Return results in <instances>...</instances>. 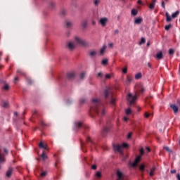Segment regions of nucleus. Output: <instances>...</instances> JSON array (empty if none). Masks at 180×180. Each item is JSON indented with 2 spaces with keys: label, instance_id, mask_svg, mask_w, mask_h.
I'll use <instances>...</instances> for the list:
<instances>
[{
  "label": "nucleus",
  "instance_id": "nucleus-1",
  "mask_svg": "<svg viewBox=\"0 0 180 180\" xmlns=\"http://www.w3.org/2000/svg\"><path fill=\"white\" fill-rule=\"evenodd\" d=\"M89 113L91 117H95L96 115L97 116H103L106 113L105 107L102 104V102H101V100L98 98L92 99Z\"/></svg>",
  "mask_w": 180,
  "mask_h": 180
},
{
  "label": "nucleus",
  "instance_id": "nucleus-2",
  "mask_svg": "<svg viewBox=\"0 0 180 180\" xmlns=\"http://www.w3.org/2000/svg\"><path fill=\"white\" fill-rule=\"evenodd\" d=\"M77 43H78V44H85V42H84L81 38L75 37V40L67 42L66 47L70 51H74L77 48Z\"/></svg>",
  "mask_w": 180,
  "mask_h": 180
},
{
  "label": "nucleus",
  "instance_id": "nucleus-3",
  "mask_svg": "<svg viewBox=\"0 0 180 180\" xmlns=\"http://www.w3.org/2000/svg\"><path fill=\"white\" fill-rule=\"evenodd\" d=\"M146 91V89L143 87V86H139V88L137 89V91L136 92L135 95L133 96L131 93H129L128 94V102H129V105H131L133 103H134L135 101H137V96L140 95V94H143Z\"/></svg>",
  "mask_w": 180,
  "mask_h": 180
},
{
  "label": "nucleus",
  "instance_id": "nucleus-4",
  "mask_svg": "<svg viewBox=\"0 0 180 180\" xmlns=\"http://www.w3.org/2000/svg\"><path fill=\"white\" fill-rule=\"evenodd\" d=\"M104 95H105V98L106 100H109L110 101V105H115V101H116V98H115V97H113V94H112V89L110 88H107L105 91H104Z\"/></svg>",
  "mask_w": 180,
  "mask_h": 180
},
{
  "label": "nucleus",
  "instance_id": "nucleus-5",
  "mask_svg": "<svg viewBox=\"0 0 180 180\" xmlns=\"http://www.w3.org/2000/svg\"><path fill=\"white\" fill-rule=\"evenodd\" d=\"M141 155L137 156L134 160V162H129L128 165L129 167H132V168H136L137 165H139V163L140 162V160H141V156L143 154H144V149L142 148H141Z\"/></svg>",
  "mask_w": 180,
  "mask_h": 180
},
{
  "label": "nucleus",
  "instance_id": "nucleus-6",
  "mask_svg": "<svg viewBox=\"0 0 180 180\" xmlns=\"http://www.w3.org/2000/svg\"><path fill=\"white\" fill-rule=\"evenodd\" d=\"M178 15H179V11H176L175 13H173L171 15H169V13L168 12H166V22L168 23L169 22L172 21V19H175V18H177Z\"/></svg>",
  "mask_w": 180,
  "mask_h": 180
},
{
  "label": "nucleus",
  "instance_id": "nucleus-7",
  "mask_svg": "<svg viewBox=\"0 0 180 180\" xmlns=\"http://www.w3.org/2000/svg\"><path fill=\"white\" fill-rule=\"evenodd\" d=\"M129 147V144L127 143H123L122 146L121 145H113V148L115 150V151H118V153H120V154H122V150H123L124 148H126Z\"/></svg>",
  "mask_w": 180,
  "mask_h": 180
},
{
  "label": "nucleus",
  "instance_id": "nucleus-8",
  "mask_svg": "<svg viewBox=\"0 0 180 180\" xmlns=\"http://www.w3.org/2000/svg\"><path fill=\"white\" fill-rule=\"evenodd\" d=\"M13 173V167H8L6 172V176L7 178H11L12 176V174Z\"/></svg>",
  "mask_w": 180,
  "mask_h": 180
},
{
  "label": "nucleus",
  "instance_id": "nucleus-9",
  "mask_svg": "<svg viewBox=\"0 0 180 180\" xmlns=\"http://www.w3.org/2000/svg\"><path fill=\"white\" fill-rule=\"evenodd\" d=\"M117 180H124V175L123 174V173H122V172L120 171H117Z\"/></svg>",
  "mask_w": 180,
  "mask_h": 180
},
{
  "label": "nucleus",
  "instance_id": "nucleus-10",
  "mask_svg": "<svg viewBox=\"0 0 180 180\" xmlns=\"http://www.w3.org/2000/svg\"><path fill=\"white\" fill-rule=\"evenodd\" d=\"M68 79H74L75 78V72H69L67 73Z\"/></svg>",
  "mask_w": 180,
  "mask_h": 180
},
{
  "label": "nucleus",
  "instance_id": "nucleus-11",
  "mask_svg": "<svg viewBox=\"0 0 180 180\" xmlns=\"http://www.w3.org/2000/svg\"><path fill=\"white\" fill-rule=\"evenodd\" d=\"M170 108H171V109H172L174 113H175V114H176L178 112V110H179V108L175 104L170 105Z\"/></svg>",
  "mask_w": 180,
  "mask_h": 180
},
{
  "label": "nucleus",
  "instance_id": "nucleus-12",
  "mask_svg": "<svg viewBox=\"0 0 180 180\" xmlns=\"http://www.w3.org/2000/svg\"><path fill=\"white\" fill-rule=\"evenodd\" d=\"M99 22L102 25V26H106V23L108 22V18H101Z\"/></svg>",
  "mask_w": 180,
  "mask_h": 180
},
{
  "label": "nucleus",
  "instance_id": "nucleus-13",
  "mask_svg": "<svg viewBox=\"0 0 180 180\" xmlns=\"http://www.w3.org/2000/svg\"><path fill=\"white\" fill-rule=\"evenodd\" d=\"M86 77V72H82L79 75V80L84 81Z\"/></svg>",
  "mask_w": 180,
  "mask_h": 180
},
{
  "label": "nucleus",
  "instance_id": "nucleus-14",
  "mask_svg": "<svg viewBox=\"0 0 180 180\" xmlns=\"http://www.w3.org/2000/svg\"><path fill=\"white\" fill-rule=\"evenodd\" d=\"M65 23L66 27H68V29H71L72 27V21L65 20Z\"/></svg>",
  "mask_w": 180,
  "mask_h": 180
},
{
  "label": "nucleus",
  "instance_id": "nucleus-15",
  "mask_svg": "<svg viewBox=\"0 0 180 180\" xmlns=\"http://www.w3.org/2000/svg\"><path fill=\"white\" fill-rule=\"evenodd\" d=\"M106 50V46L104 45L103 47L100 49V56H104Z\"/></svg>",
  "mask_w": 180,
  "mask_h": 180
},
{
  "label": "nucleus",
  "instance_id": "nucleus-16",
  "mask_svg": "<svg viewBox=\"0 0 180 180\" xmlns=\"http://www.w3.org/2000/svg\"><path fill=\"white\" fill-rule=\"evenodd\" d=\"M96 54H98V52H96V51H91L89 52V56L91 58H94V57H96Z\"/></svg>",
  "mask_w": 180,
  "mask_h": 180
},
{
  "label": "nucleus",
  "instance_id": "nucleus-17",
  "mask_svg": "<svg viewBox=\"0 0 180 180\" xmlns=\"http://www.w3.org/2000/svg\"><path fill=\"white\" fill-rule=\"evenodd\" d=\"M143 22V18H136L134 20L135 25H140Z\"/></svg>",
  "mask_w": 180,
  "mask_h": 180
},
{
  "label": "nucleus",
  "instance_id": "nucleus-18",
  "mask_svg": "<svg viewBox=\"0 0 180 180\" xmlns=\"http://www.w3.org/2000/svg\"><path fill=\"white\" fill-rule=\"evenodd\" d=\"M81 23L83 29H86V26H88V21H86V20H83Z\"/></svg>",
  "mask_w": 180,
  "mask_h": 180
},
{
  "label": "nucleus",
  "instance_id": "nucleus-19",
  "mask_svg": "<svg viewBox=\"0 0 180 180\" xmlns=\"http://www.w3.org/2000/svg\"><path fill=\"white\" fill-rule=\"evenodd\" d=\"M75 127L77 129H79L80 127H82V122H75Z\"/></svg>",
  "mask_w": 180,
  "mask_h": 180
},
{
  "label": "nucleus",
  "instance_id": "nucleus-20",
  "mask_svg": "<svg viewBox=\"0 0 180 180\" xmlns=\"http://www.w3.org/2000/svg\"><path fill=\"white\" fill-rule=\"evenodd\" d=\"M39 148H44V150H47V145H44L43 142H40L39 144Z\"/></svg>",
  "mask_w": 180,
  "mask_h": 180
},
{
  "label": "nucleus",
  "instance_id": "nucleus-21",
  "mask_svg": "<svg viewBox=\"0 0 180 180\" xmlns=\"http://www.w3.org/2000/svg\"><path fill=\"white\" fill-rule=\"evenodd\" d=\"M155 2H157L156 0H153L152 2L150 3L149 8L150 9H154V7L155 6Z\"/></svg>",
  "mask_w": 180,
  "mask_h": 180
},
{
  "label": "nucleus",
  "instance_id": "nucleus-22",
  "mask_svg": "<svg viewBox=\"0 0 180 180\" xmlns=\"http://www.w3.org/2000/svg\"><path fill=\"white\" fill-rule=\"evenodd\" d=\"M162 57H163V55H162V52H159V53H157V55H156V58L158 59V60H161V59H162Z\"/></svg>",
  "mask_w": 180,
  "mask_h": 180
},
{
  "label": "nucleus",
  "instance_id": "nucleus-23",
  "mask_svg": "<svg viewBox=\"0 0 180 180\" xmlns=\"http://www.w3.org/2000/svg\"><path fill=\"white\" fill-rule=\"evenodd\" d=\"M2 106H3V108H4L5 109H8V108H9V103H8V102H6V101H4Z\"/></svg>",
  "mask_w": 180,
  "mask_h": 180
},
{
  "label": "nucleus",
  "instance_id": "nucleus-24",
  "mask_svg": "<svg viewBox=\"0 0 180 180\" xmlns=\"http://www.w3.org/2000/svg\"><path fill=\"white\" fill-rule=\"evenodd\" d=\"M61 16H67V10L66 9H62L60 11Z\"/></svg>",
  "mask_w": 180,
  "mask_h": 180
},
{
  "label": "nucleus",
  "instance_id": "nucleus-25",
  "mask_svg": "<svg viewBox=\"0 0 180 180\" xmlns=\"http://www.w3.org/2000/svg\"><path fill=\"white\" fill-rule=\"evenodd\" d=\"M139 169L141 171V172H144V169H146V166L142 164L139 166Z\"/></svg>",
  "mask_w": 180,
  "mask_h": 180
},
{
  "label": "nucleus",
  "instance_id": "nucleus-26",
  "mask_svg": "<svg viewBox=\"0 0 180 180\" xmlns=\"http://www.w3.org/2000/svg\"><path fill=\"white\" fill-rule=\"evenodd\" d=\"M41 157L44 161H45V160H47V155H46V153H44V151H43L42 154L41 155Z\"/></svg>",
  "mask_w": 180,
  "mask_h": 180
},
{
  "label": "nucleus",
  "instance_id": "nucleus-27",
  "mask_svg": "<svg viewBox=\"0 0 180 180\" xmlns=\"http://www.w3.org/2000/svg\"><path fill=\"white\" fill-rule=\"evenodd\" d=\"M131 81H133V79L131 77H127V79L126 81L127 85H130Z\"/></svg>",
  "mask_w": 180,
  "mask_h": 180
},
{
  "label": "nucleus",
  "instance_id": "nucleus-28",
  "mask_svg": "<svg viewBox=\"0 0 180 180\" xmlns=\"http://www.w3.org/2000/svg\"><path fill=\"white\" fill-rule=\"evenodd\" d=\"M144 43H146V38L142 37L141 39V41L139 42V46H141V44H144Z\"/></svg>",
  "mask_w": 180,
  "mask_h": 180
},
{
  "label": "nucleus",
  "instance_id": "nucleus-29",
  "mask_svg": "<svg viewBox=\"0 0 180 180\" xmlns=\"http://www.w3.org/2000/svg\"><path fill=\"white\" fill-rule=\"evenodd\" d=\"M141 77H142V75H141V73L139 72L135 75V79H140V78H141Z\"/></svg>",
  "mask_w": 180,
  "mask_h": 180
},
{
  "label": "nucleus",
  "instance_id": "nucleus-30",
  "mask_svg": "<svg viewBox=\"0 0 180 180\" xmlns=\"http://www.w3.org/2000/svg\"><path fill=\"white\" fill-rule=\"evenodd\" d=\"M96 178H102V173H101V172H97L96 173Z\"/></svg>",
  "mask_w": 180,
  "mask_h": 180
},
{
  "label": "nucleus",
  "instance_id": "nucleus-31",
  "mask_svg": "<svg viewBox=\"0 0 180 180\" xmlns=\"http://www.w3.org/2000/svg\"><path fill=\"white\" fill-rule=\"evenodd\" d=\"M131 15L133 16H136L137 15V11L136 9H132L131 10Z\"/></svg>",
  "mask_w": 180,
  "mask_h": 180
},
{
  "label": "nucleus",
  "instance_id": "nucleus-32",
  "mask_svg": "<svg viewBox=\"0 0 180 180\" xmlns=\"http://www.w3.org/2000/svg\"><path fill=\"white\" fill-rule=\"evenodd\" d=\"M50 6L52 9H54V8H56V3H54V1H51Z\"/></svg>",
  "mask_w": 180,
  "mask_h": 180
},
{
  "label": "nucleus",
  "instance_id": "nucleus-33",
  "mask_svg": "<svg viewBox=\"0 0 180 180\" xmlns=\"http://www.w3.org/2000/svg\"><path fill=\"white\" fill-rule=\"evenodd\" d=\"M100 3H101V0H94V4L95 6H98V5H99Z\"/></svg>",
  "mask_w": 180,
  "mask_h": 180
},
{
  "label": "nucleus",
  "instance_id": "nucleus-34",
  "mask_svg": "<svg viewBox=\"0 0 180 180\" xmlns=\"http://www.w3.org/2000/svg\"><path fill=\"white\" fill-rule=\"evenodd\" d=\"M171 27H172V25L169 24L168 25H166L165 27V30H169L171 29Z\"/></svg>",
  "mask_w": 180,
  "mask_h": 180
},
{
  "label": "nucleus",
  "instance_id": "nucleus-35",
  "mask_svg": "<svg viewBox=\"0 0 180 180\" xmlns=\"http://www.w3.org/2000/svg\"><path fill=\"white\" fill-rule=\"evenodd\" d=\"M2 162H5V158L4 156H2V155H0V164Z\"/></svg>",
  "mask_w": 180,
  "mask_h": 180
},
{
  "label": "nucleus",
  "instance_id": "nucleus-36",
  "mask_svg": "<svg viewBox=\"0 0 180 180\" xmlns=\"http://www.w3.org/2000/svg\"><path fill=\"white\" fill-rule=\"evenodd\" d=\"M165 150H166V151H167L168 153H172V150L171 149H169V148L168 146H165L164 147Z\"/></svg>",
  "mask_w": 180,
  "mask_h": 180
},
{
  "label": "nucleus",
  "instance_id": "nucleus-37",
  "mask_svg": "<svg viewBox=\"0 0 180 180\" xmlns=\"http://www.w3.org/2000/svg\"><path fill=\"white\" fill-rule=\"evenodd\" d=\"M46 175H47V172H42L41 174H40V176H41L42 178L46 176Z\"/></svg>",
  "mask_w": 180,
  "mask_h": 180
},
{
  "label": "nucleus",
  "instance_id": "nucleus-38",
  "mask_svg": "<svg viewBox=\"0 0 180 180\" xmlns=\"http://www.w3.org/2000/svg\"><path fill=\"white\" fill-rule=\"evenodd\" d=\"M106 64H108V59H103L102 60V65H106Z\"/></svg>",
  "mask_w": 180,
  "mask_h": 180
},
{
  "label": "nucleus",
  "instance_id": "nucleus-39",
  "mask_svg": "<svg viewBox=\"0 0 180 180\" xmlns=\"http://www.w3.org/2000/svg\"><path fill=\"white\" fill-rule=\"evenodd\" d=\"M174 53H175V51H174V49H169V54L170 56H173Z\"/></svg>",
  "mask_w": 180,
  "mask_h": 180
},
{
  "label": "nucleus",
  "instance_id": "nucleus-40",
  "mask_svg": "<svg viewBox=\"0 0 180 180\" xmlns=\"http://www.w3.org/2000/svg\"><path fill=\"white\" fill-rule=\"evenodd\" d=\"M97 77H98L99 78H103V73H102V72H98Z\"/></svg>",
  "mask_w": 180,
  "mask_h": 180
},
{
  "label": "nucleus",
  "instance_id": "nucleus-41",
  "mask_svg": "<svg viewBox=\"0 0 180 180\" xmlns=\"http://www.w3.org/2000/svg\"><path fill=\"white\" fill-rule=\"evenodd\" d=\"M149 116H153V114L145 112V117L148 118Z\"/></svg>",
  "mask_w": 180,
  "mask_h": 180
},
{
  "label": "nucleus",
  "instance_id": "nucleus-42",
  "mask_svg": "<svg viewBox=\"0 0 180 180\" xmlns=\"http://www.w3.org/2000/svg\"><path fill=\"white\" fill-rule=\"evenodd\" d=\"M86 102V98H81L80 103H85Z\"/></svg>",
  "mask_w": 180,
  "mask_h": 180
},
{
  "label": "nucleus",
  "instance_id": "nucleus-43",
  "mask_svg": "<svg viewBox=\"0 0 180 180\" xmlns=\"http://www.w3.org/2000/svg\"><path fill=\"white\" fill-rule=\"evenodd\" d=\"M109 131V128L108 127H104L103 133H108Z\"/></svg>",
  "mask_w": 180,
  "mask_h": 180
},
{
  "label": "nucleus",
  "instance_id": "nucleus-44",
  "mask_svg": "<svg viewBox=\"0 0 180 180\" xmlns=\"http://www.w3.org/2000/svg\"><path fill=\"white\" fill-rule=\"evenodd\" d=\"M126 113L127 115H130L131 113V109L130 108H128L127 110H126Z\"/></svg>",
  "mask_w": 180,
  "mask_h": 180
},
{
  "label": "nucleus",
  "instance_id": "nucleus-45",
  "mask_svg": "<svg viewBox=\"0 0 180 180\" xmlns=\"http://www.w3.org/2000/svg\"><path fill=\"white\" fill-rule=\"evenodd\" d=\"M71 103H72V100H71V99H68V101H67V104H68V105H71Z\"/></svg>",
  "mask_w": 180,
  "mask_h": 180
},
{
  "label": "nucleus",
  "instance_id": "nucleus-46",
  "mask_svg": "<svg viewBox=\"0 0 180 180\" xmlns=\"http://www.w3.org/2000/svg\"><path fill=\"white\" fill-rule=\"evenodd\" d=\"M111 76L109 74L105 75V79H110Z\"/></svg>",
  "mask_w": 180,
  "mask_h": 180
},
{
  "label": "nucleus",
  "instance_id": "nucleus-47",
  "mask_svg": "<svg viewBox=\"0 0 180 180\" xmlns=\"http://www.w3.org/2000/svg\"><path fill=\"white\" fill-rule=\"evenodd\" d=\"M4 89H6V91H8V89H9V84H5L4 85Z\"/></svg>",
  "mask_w": 180,
  "mask_h": 180
},
{
  "label": "nucleus",
  "instance_id": "nucleus-48",
  "mask_svg": "<svg viewBox=\"0 0 180 180\" xmlns=\"http://www.w3.org/2000/svg\"><path fill=\"white\" fill-rule=\"evenodd\" d=\"M122 71H123V73H124V74H126V73L127 72V68H124L122 70Z\"/></svg>",
  "mask_w": 180,
  "mask_h": 180
},
{
  "label": "nucleus",
  "instance_id": "nucleus-49",
  "mask_svg": "<svg viewBox=\"0 0 180 180\" xmlns=\"http://www.w3.org/2000/svg\"><path fill=\"white\" fill-rule=\"evenodd\" d=\"M114 34H119V30H115L114 31Z\"/></svg>",
  "mask_w": 180,
  "mask_h": 180
},
{
  "label": "nucleus",
  "instance_id": "nucleus-50",
  "mask_svg": "<svg viewBox=\"0 0 180 180\" xmlns=\"http://www.w3.org/2000/svg\"><path fill=\"white\" fill-rule=\"evenodd\" d=\"M162 7L165 9V3L164 1H162Z\"/></svg>",
  "mask_w": 180,
  "mask_h": 180
},
{
  "label": "nucleus",
  "instance_id": "nucleus-51",
  "mask_svg": "<svg viewBox=\"0 0 180 180\" xmlns=\"http://www.w3.org/2000/svg\"><path fill=\"white\" fill-rule=\"evenodd\" d=\"M91 168H92V169H96L97 167H96V165H93L91 166Z\"/></svg>",
  "mask_w": 180,
  "mask_h": 180
},
{
  "label": "nucleus",
  "instance_id": "nucleus-52",
  "mask_svg": "<svg viewBox=\"0 0 180 180\" xmlns=\"http://www.w3.org/2000/svg\"><path fill=\"white\" fill-rule=\"evenodd\" d=\"M146 66L148 67L149 68H151V63H146Z\"/></svg>",
  "mask_w": 180,
  "mask_h": 180
},
{
  "label": "nucleus",
  "instance_id": "nucleus-53",
  "mask_svg": "<svg viewBox=\"0 0 180 180\" xmlns=\"http://www.w3.org/2000/svg\"><path fill=\"white\" fill-rule=\"evenodd\" d=\"M150 176H154V172H151L149 173Z\"/></svg>",
  "mask_w": 180,
  "mask_h": 180
},
{
  "label": "nucleus",
  "instance_id": "nucleus-54",
  "mask_svg": "<svg viewBox=\"0 0 180 180\" xmlns=\"http://www.w3.org/2000/svg\"><path fill=\"white\" fill-rule=\"evenodd\" d=\"M171 174H176V170L174 169V170H171Z\"/></svg>",
  "mask_w": 180,
  "mask_h": 180
},
{
  "label": "nucleus",
  "instance_id": "nucleus-55",
  "mask_svg": "<svg viewBox=\"0 0 180 180\" xmlns=\"http://www.w3.org/2000/svg\"><path fill=\"white\" fill-rule=\"evenodd\" d=\"M4 153H6V154H8V149H6V148H4Z\"/></svg>",
  "mask_w": 180,
  "mask_h": 180
},
{
  "label": "nucleus",
  "instance_id": "nucleus-56",
  "mask_svg": "<svg viewBox=\"0 0 180 180\" xmlns=\"http://www.w3.org/2000/svg\"><path fill=\"white\" fill-rule=\"evenodd\" d=\"M17 74H23V72H22L20 70H17Z\"/></svg>",
  "mask_w": 180,
  "mask_h": 180
},
{
  "label": "nucleus",
  "instance_id": "nucleus-57",
  "mask_svg": "<svg viewBox=\"0 0 180 180\" xmlns=\"http://www.w3.org/2000/svg\"><path fill=\"white\" fill-rule=\"evenodd\" d=\"M128 139H131V133H129L127 136Z\"/></svg>",
  "mask_w": 180,
  "mask_h": 180
},
{
  "label": "nucleus",
  "instance_id": "nucleus-58",
  "mask_svg": "<svg viewBox=\"0 0 180 180\" xmlns=\"http://www.w3.org/2000/svg\"><path fill=\"white\" fill-rule=\"evenodd\" d=\"M155 171V167H153L150 169V172H154Z\"/></svg>",
  "mask_w": 180,
  "mask_h": 180
},
{
  "label": "nucleus",
  "instance_id": "nucleus-59",
  "mask_svg": "<svg viewBox=\"0 0 180 180\" xmlns=\"http://www.w3.org/2000/svg\"><path fill=\"white\" fill-rule=\"evenodd\" d=\"M108 47H113V43H110L108 44Z\"/></svg>",
  "mask_w": 180,
  "mask_h": 180
},
{
  "label": "nucleus",
  "instance_id": "nucleus-60",
  "mask_svg": "<svg viewBox=\"0 0 180 180\" xmlns=\"http://www.w3.org/2000/svg\"><path fill=\"white\" fill-rule=\"evenodd\" d=\"M146 150H147L148 153H150V151H151V150L150 149V148L146 147Z\"/></svg>",
  "mask_w": 180,
  "mask_h": 180
},
{
  "label": "nucleus",
  "instance_id": "nucleus-61",
  "mask_svg": "<svg viewBox=\"0 0 180 180\" xmlns=\"http://www.w3.org/2000/svg\"><path fill=\"white\" fill-rule=\"evenodd\" d=\"M124 120L125 122H127V121L129 120V118H127V117H124Z\"/></svg>",
  "mask_w": 180,
  "mask_h": 180
},
{
  "label": "nucleus",
  "instance_id": "nucleus-62",
  "mask_svg": "<svg viewBox=\"0 0 180 180\" xmlns=\"http://www.w3.org/2000/svg\"><path fill=\"white\" fill-rule=\"evenodd\" d=\"M14 80H15V81H19V77H15L14 78Z\"/></svg>",
  "mask_w": 180,
  "mask_h": 180
},
{
  "label": "nucleus",
  "instance_id": "nucleus-63",
  "mask_svg": "<svg viewBox=\"0 0 180 180\" xmlns=\"http://www.w3.org/2000/svg\"><path fill=\"white\" fill-rule=\"evenodd\" d=\"M177 179L180 180V174H177Z\"/></svg>",
  "mask_w": 180,
  "mask_h": 180
},
{
  "label": "nucleus",
  "instance_id": "nucleus-64",
  "mask_svg": "<svg viewBox=\"0 0 180 180\" xmlns=\"http://www.w3.org/2000/svg\"><path fill=\"white\" fill-rule=\"evenodd\" d=\"M14 116H18V112H14Z\"/></svg>",
  "mask_w": 180,
  "mask_h": 180
}]
</instances>
